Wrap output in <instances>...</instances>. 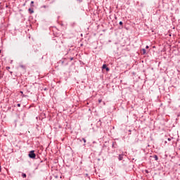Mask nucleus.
<instances>
[{
  "label": "nucleus",
  "mask_w": 180,
  "mask_h": 180,
  "mask_svg": "<svg viewBox=\"0 0 180 180\" xmlns=\"http://www.w3.org/2000/svg\"><path fill=\"white\" fill-rule=\"evenodd\" d=\"M28 155L30 158H32V159L36 158V154L34 153V150H31Z\"/></svg>",
  "instance_id": "1"
},
{
  "label": "nucleus",
  "mask_w": 180,
  "mask_h": 180,
  "mask_svg": "<svg viewBox=\"0 0 180 180\" xmlns=\"http://www.w3.org/2000/svg\"><path fill=\"white\" fill-rule=\"evenodd\" d=\"M28 11L30 15H32V13H34V11L33 10V8H29Z\"/></svg>",
  "instance_id": "2"
},
{
  "label": "nucleus",
  "mask_w": 180,
  "mask_h": 180,
  "mask_svg": "<svg viewBox=\"0 0 180 180\" xmlns=\"http://www.w3.org/2000/svg\"><path fill=\"white\" fill-rule=\"evenodd\" d=\"M103 68L104 69V70H106V71H109V68H108V66H106V65H103Z\"/></svg>",
  "instance_id": "3"
},
{
  "label": "nucleus",
  "mask_w": 180,
  "mask_h": 180,
  "mask_svg": "<svg viewBox=\"0 0 180 180\" xmlns=\"http://www.w3.org/2000/svg\"><path fill=\"white\" fill-rule=\"evenodd\" d=\"M118 160H119V161H122V160H123V155H120Z\"/></svg>",
  "instance_id": "4"
},
{
  "label": "nucleus",
  "mask_w": 180,
  "mask_h": 180,
  "mask_svg": "<svg viewBox=\"0 0 180 180\" xmlns=\"http://www.w3.org/2000/svg\"><path fill=\"white\" fill-rule=\"evenodd\" d=\"M153 158H155V161H158V156L157 155H154Z\"/></svg>",
  "instance_id": "5"
},
{
  "label": "nucleus",
  "mask_w": 180,
  "mask_h": 180,
  "mask_svg": "<svg viewBox=\"0 0 180 180\" xmlns=\"http://www.w3.org/2000/svg\"><path fill=\"white\" fill-rule=\"evenodd\" d=\"M65 60H66L65 58L64 60H60L59 61V63H61V64L63 65V64H64Z\"/></svg>",
  "instance_id": "6"
},
{
  "label": "nucleus",
  "mask_w": 180,
  "mask_h": 180,
  "mask_svg": "<svg viewBox=\"0 0 180 180\" xmlns=\"http://www.w3.org/2000/svg\"><path fill=\"white\" fill-rule=\"evenodd\" d=\"M22 178H26V174L22 173Z\"/></svg>",
  "instance_id": "7"
},
{
  "label": "nucleus",
  "mask_w": 180,
  "mask_h": 180,
  "mask_svg": "<svg viewBox=\"0 0 180 180\" xmlns=\"http://www.w3.org/2000/svg\"><path fill=\"white\" fill-rule=\"evenodd\" d=\"M34 1H31V4H30L31 6H34Z\"/></svg>",
  "instance_id": "8"
},
{
  "label": "nucleus",
  "mask_w": 180,
  "mask_h": 180,
  "mask_svg": "<svg viewBox=\"0 0 180 180\" xmlns=\"http://www.w3.org/2000/svg\"><path fill=\"white\" fill-rule=\"evenodd\" d=\"M142 51H143V54H146V51L145 49H142Z\"/></svg>",
  "instance_id": "9"
},
{
  "label": "nucleus",
  "mask_w": 180,
  "mask_h": 180,
  "mask_svg": "<svg viewBox=\"0 0 180 180\" xmlns=\"http://www.w3.org/2000/svg\"><path fill=\"white\" fill-rule=\"evenodd\" d=\"M82 140L84 141V143H86V139H85V138H82Z\"/></svg>",
  "instance_id": "10"
},
{
  "label": "nucleus",
  "mask_w": 180,
  "mask_h": 180,
  "mask_svg": "<svg viewBox=\"0 0 180 180\" xmlns=\"http://www.w3.org/2000/svg\"><path fill=\"white\" fill-rule=\"evenodd\" d=\"M41 8H49V6H42Z\"/></svg>",
  "instance_id": "11"
},
{
  "label": "nucleus",
  "mask_w": 180,
  "mask_h": 180,
  "mask_svg": "<svg viewBox=\"0 0 180 180\" xmlns=\"http://www.w3.org/2000/svg\"><path fill=\"white\" fill-rule=\"evenodd\" d=\"M119 24L120 25V26H122V25H123V22L120 21V22H119Z\"/></svg>",
  "instance_id": "12"
},
{
  "label": "nucleus",
  "mask_w": 180,
  "mask_h": 180,
  "mask_svg": "<svg viewBox=\"0 0 180 180\" xmlns=\"http://www.w3.org/2000/svg\"><path fill=\"white\" fill-rule=\"evenodd\" d=\"M172 139H174V138H168L167 140H168V141H171V140H172Z\"/></svg>",
  "instance_id": "13"
},
{
  "label": "nucleus",
  "mask_w": 180,
  "mask_h": 180,
  "mask_svg": "<svg viewBox=\"0 0 180 180\" xmlns=\"http://www.w3.org/2000/svg\"><path fill=\"white\" fill-rule=\"evenodd\" d=\"M102 102V99L98 100V103H101Z\"/></svg>",
  "instance_id": "14"
},
{
  "label": "nucleus",
  "mask_w": 180,
  "mask_h": 180,
  "mask_svg": "<svg viewBox=\"0 0 180 180\" xmlns=\"http://www.w3.org/2000/svg\"><path fill=\"white\" fill-rule=\"evenodd\" d=\"M17 106H18V108H20V103L17 104Z\"/></svg>",
  "instance_id": "15"
},
{
  "label": "nucleus",
  "mask_w": 180,
  "mask_h": 180,
  "mask_svg": "<svg viewBox=\"0 0 180 180\" xmlns=\"http://www.w3.org/2000/svg\"><path fill=\"white\" fill-rule=\"evenodd\" d=\"M74 60V58H70V61H72Z\"/></svg>",
  "instance_id": "16"
},
{
  "label": "nucleus",
  "mask_w": 180,
  "mask_h": 180,
  "mask_svg": "<svg viewBox=\"0 0 180 180\" xmlns=\"http://www.w3.org/2000/svg\"><path fill=\"white\" fill-rule=\"evenodd\" d=\"M146 49H149L148 45H147V46H146Z\"/></svg>",
  "instance_id": "17"
},
{
  "label": "nucleus",
  "mask_w": 180,
  "mask_h": 180,
  "mask_svg": "<svg viewBox=\"0 0 180 180\" xmlns=\"http://www.w3.org/2000/svg\"><path fill=\"white\" fill-rule=\"evenodd\" d=\"M165 143L167 144V141H165Z\"/></svg>",
  "instance_id": "18"
},
{
  "label": "nucleus",
  "mask_w": 180,
  "mask_h": 180,
  "mask_svg": "<svg viewBox=\"0 0 180 180\" xmlns=\"http://www.w3.org/2000/svg\"><path fill=\"white\" fill-rule=\"evenodd\" d=\"M1 166H0V172H1Z\"/></svg>",
  "instance_id": "19"
},
{
  "label": "nucleus",
  "mask_w": 180,
  "mask_h": 180,
  "mask_svg": "<svg viewBox=\"0 0 180 180\" xmlns=\"http://www.w3.org/2000/svg\"><path fill=\"white\" fill-rule=\"evenodd\" d=\"M21 94H23V91H20Z\"/></svg>",
  "instance_id": "20"
},
{
  "label": "nucleus",
  "mask_w": 180,
  "mask_h": 180,
  "mask_svg": "<svg viewBox=\"0 0 180 180\" xmlns=\"http://www.w3.org/2000/svg\"><path fill=\"white\" fill-rule=\"evenodd\" d=\"M0 53H1V50H0Z\"/></svg>",
  "instance_id": "21"
}]
</instances>
